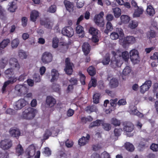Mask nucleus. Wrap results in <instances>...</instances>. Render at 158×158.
<instances>
[{
	"instance_id": "nucleus-1",
	"label": "nucleus",
	"mask_w": 158,
	"mask_h": 158,
	"mask_svg": "<svg viewBox=\"0 0 158 158\" xmlns=\"http://www.w3.org/2000/svg\"><path fill=\"white\" fill-rule=\"evenodd\" d=\"M111 53L113 56L112 57L111 65L114 68L120 67L123 64V60L127 61L129 58L128 52L127 51L122 52L120 50L112 51Z\"/></svg>"
},
{
	"instance_id": "nucleus-2",
	"label": "nucleus",
	"mask_w": 158,
	"mask_h": 158,
	"mask_svg": "<svg viewBox=\"0 0 158 158\" xmlns=\"http://www.w3.org/2000/svg\"><path fill=\"white\" fill-rule=\"evenodd\" d=\"M117 31L119 33L120 35L119 43L123 47H125L127 44H132L135 43V38L132 36L123 37L124 34L122 29H118Z\"/></svg>"
},
{
	"instance_id": "nucleus-3",
	"label": "nucleus",
	"mask_w": 158,
	"mask_h": 158,
	"mask_svg": "<svg viewBox=\"0 0 158 158\" xmlns=\"http://www.w3.org/2000/svg\"><path fill=\"white\" fill-rule=\"evenodd\" d=\"M13 74V70L11 68L8 69L5 71V77H9L10 80L4 83L2 89L3 93L5 91L6 88L8 85L10 83H13L16 81L17 79L16 78L13 77L10 78V76Z\"/></svg>"
},
{
	"instance_id": "nucleus-4",
	"label": "nucleus",
	"mask_w": 158,
	"mask_h": 158,
	"mask_svg": "<svg viewBox=\"0 0 158 158\" xmlns=\"http://www.w3.org/2000/svg\"><path fill=\"white\" fill-rule=\"evenodd\" d=\"M36 113V110L34 109L29 107L26 109L23 112L22 116L25 119H31L34 117Z\"/></svg>"
},
{
	"instance_id": "nucleus-5",
	"label": "nucleus",
	"mask_w": 158,
	"mask_h": 158,
	"mask_svg": "<svg viewBox=\"0 0 158 158\" xmlns=\"http://www.w3.org/2000/svg\"><path fill=\"white\" fill-rule=\"evenodd\" d=\"M15 90L18 95L23 96L26 94L28 89L24 85H17L15 87Z\"/></svg>"
},
{
	"instance_id": "nucleus-6",
	"label": "nucleus",
	"mask_w": 158,
	"mask_h": 158,
	"mask_svg": "<svg viewBox=\"0 0 158 158\" xmlns=\"http://www.w3.org/2000/svg\"><path fill=\"white\" fill-rule=\"evenodd\" d=\"M104 15L103 12H101L99 14L96 15L94 18V21L95 24L100 27H103L104 23L103 17Z\"/></svg>"
},
{
	"instance_id": "nucleus-7",
	"label": "nucleus",
	"mask_w": 158,
	"mask_h": 158,
	"mask_svg": "<svg viewBox=\"0 0 158 158\" xmlns=\"http://www.w3.org/2000/svg\"><path fill=\"white\" fill-rule=\"evenodd\" d=\"M130 58L134 64L137 63L139 61V53L137 50L135 49H133L129 52Z\"/></svg>"
},
{
	"instance_id": "nucleus-8",
	"label": "nucleus",
	"mask_w": 158,
	"mask_h": 158,
	"mask_svg": "<svg viewBox=\"0 0 158 158\" xmlns=\"http://www.w3.org/2000/svg\"><path fill=\"white\" fill-rule=\"evenodd\" d=\"M89 32L92 35V41L95 43L98 42L99 40V36L98 30L95 28L91 27L89 29Z\"/></svg>"
},
{
	"instance_id": "nucleus-9",
	"label": "nucleus",
	"mask_w": 158,
	"mask_h": 158,
	"mask_svg": "<svg viewBox=\"0 0 158 158\" xmlns=\"http://www.w3.org/2000/svg\"><path fill=\"white\" fill-rule=\"evenodd\" d=\"M65 67L64 69V71L68 75H71L73 71V64L70 62V59L68 58L65 59Z\"/></svg>"
},
{
	"instance_id": "nucleus-10",
	"label": "nucleus",
	"mask_w": 158,
	"mask_h": 158,
	"mask_svg": "<svg viewBox=\"0 0 158 158\" xmlns=\"http://www.w3.org/2000/svg\"><path fill=\"white\" fill-rule=\"evenodd\" d=\"M100 125H102L107 128H109L111 127L110 124L104 123V121L102 120H97L91 123L90 124L89 126L90 127H93L98 126Z\"/></svg>"
},
{
	"instance_id": "nucleus-11",
	"label": "nucleus",
	"mask_w": 158,
	"mask_h": 158,
	"mask_svg": "<svg viewBox=\"0 0 158 158\" xmlns=\"http://www.w3.org/2000/svg\"><path fill=\"white\" fill-rule=\"evenodd\" d=\"M12 145V142L9 139H5L2 140L0 142V148L4 150L9 149Z\"/></svg>"
},
{
	"instance_id": "nucleus-12",
	"label": "nucleus",
	"mask_w": 158,
	"mask_h": 158,
	"mask_svg": "<svg viewBox=\"0 0 158 158\" xmlns=\"http://www.w3.org/2000/svg\"><path fill=\"white\" fill-rule=\"evenodd\" d=\"M27 104V102L24 99H20L16 102L14 106V108L18 110L21 109Z\"/></svg>"
},
{
	"instance_id": "nucleus-13",
	"label": "nucleus",
	"mask_w": 158,
	"mask_h": 158,
	"mask_svg": "<svg viewBox=\"0 0 158 158\" xmlns=\"http://www.w3.org/2000/svg\"><path fill=\"white\" fill-rule=\"evenodd\" d=\"M52 55L49 52H45L42 55L41 60L45 64L51 62L52 60Z\"/></svg>"
},
{
	"instance_id": "nucleus-14",
	"label": "nucleus",
	"mask_w": 158,
	"mask_h": 158,
	"mask_svg": "<svg viewBox=\"0 0 158 158\" xmlns=\"http://www.w3.org/2000/svg\"><path fill=\"white\" fill-rule=\"evenodd\" d=\"M62 33L63 35L70 37L73 35L74 31L71 27L69 26L64 28L62 30Z\"/></svg>"
},
{
	"instance_id": "nucleus-15",
	"label": "nucleus",
	"mask_w": 158,
	"mask_h": 158,
	"mask_svg": "<svg viewBox=\"0 0 158 158\" xmlns=\"http://www.w3.org/2000/svg\"><path fill=\"white\" fill-rule=\"evenodd\" d=\"M152 85V82L150 80L145 81L140 87V91L141 93L143 94L148 91Z\"/></svg>"
},
{
	"instance_id": "nucleus-16",
	"label": "nucleus",
	"mask_w": 158,
	"mask_h": 158,
	"mask_svg": "<svg viewBox=\"0 0 158 158\" xmlns=\"http://www.w3.org/2000/svg\"><path fill=\"white\" fill-rule=\"evenodd\" d=\"M90 139V136L89 134H87L86 137L82 136L80 138L78 141V144L80 146H83L86 144Z\"/></svg>"
},
{
	"instance_id": "nucleus-17",
	"label": "nucleus",
	"mask_w": 158,
	"mask_h": 158,
	"mask_svg": "<svg viewBox=\"0 0 158 158\" xmlns=\"http://www.w3.org/2000/svg\"><path fill=\"white\" fill-rule=\"evenodd\" d=\"M9 64L13 68L15 67L17 70L19 69L20 68V66L18 61L15 58H12L9 60Z\"/></svg>"
},
{
	"instance_id": "nucleus-18",
	"label": "nucleus",
	"mask_w": 158,
	"mask_h": 158,
	"mask_svg": "<svg viewBox=\"0 0 158 158\" xmlns=\"http://www.w3.org/2000/svg\"><path fill=\"white\" fill-rule=\"evenodd\" d=\"M39 13L37 10H32L30 13V19L31 21L35 22L39 16Z\"/></svg>"
},
{
	"instance_id": "nucleus-19",
	"label": "nucleus",
	"mask_w": 158,
	"mask_h": 158,
	"mask_svg": "<svg viewBox=\"0 0 158 158\" xmlns=\"http://www.w3.org/2000/svg\"><path fill=\"white\" fill-rule=\"evenodd\" d=\"M76 27V31L79 37H83L84 35V29L83 27L78 24Z\"/></svg>"
},
{
	"instance_id": "nucleus-20",
	"label": "nucleus",
	"mask_w": 158,
	"mask_h": 158,
	"mask_svg": "<svg viewBox=\"0 0 158 158\" xmlns=\"http://www.w3.org/2000/svg\"><path fill=\"white\" fill-rule=\"evenodd\" d=\"M9 133L11 136L16 138H18L20 135L19 129H12L10 130Z\"/></svg>"
},
{
	"instance_id": "nucleus-21",
	"label": "nucleus",
	"mask_w": 158,
	"mask_h": 158,
	"mask_svg": "<svg viewBox=\"0 0 158 158\" xmlns=\"http://www.w3.org/2000/svg\"><path fill=\"white\" fill-rule=\"evenodd\" d=\"M59 74L57 70L55 69H52L51 71V76L52 78L51 80V82H54L57 79Z\"/></svg>"
},
{
	"instance_id": "nucleus-22",
	"label": "nucleus",
	"mask_w": 158,
	"mask_h": 158,
	"mask_svg": "<svg viewBox=\"0 0 158 158\" xmlns=\"http://www.w3.org/2000/svg\"><path fill=\"white\" fill-rule=\"evenodd\" d=\"M46 102L47 104L51 107L53 106L56 103V100L51 96H48L46 98Z\"/></svg>"
},
{
	"instance_id": "nucleus-23",
	"label": "nucleus",
	"mask_w": 158,
	"mask_h": 158,
	"mask_svg": "<svg viewBox=\"0 0 158 158\" xmlns=\"http://www.w3.org/2000/svg\"><path fill=\"white\" fill-rule=\"evenodd\" d=\"M40 24L42 25H44L45 27L49 28H51L53 25L52 22L50 21L48 19H45L44 20H41Z\"/></svg>"
},
{
	"instance_id": "nucleus-24",
	"label": "nucleus",
	"mask_w": 158,
	"mask_h": 158,
	"mask_svg": "<svg viewBox=\"0 0 158 158\" xmlns=\"http://www.w3.org/2000/svg\"><path fill=\"white\" fill-rule=\"evenodd\" d=\"M143 11V9L142 7H138L135 10L133 15V17L135 18L139 17L142 14Z\"/></svg>"
},
{
	"instance_id": "nucleus-25",
	"label": "nucleus",
	"mask_w": 158,
	"mask_h": 158,
	"mask_svg": "<svg viewBox=\"0 0 158 158\" xmlns=\"http://www.w3.org/2000/svg\"><path fill=\"white\" fill-rule=\"evenodd\" d=\"M64 4L66 10L69 12L73 11V6L72 3L68 1L65 0L64 1Z\"/></svg>"
},
{
	"instance_id": "nucleus-26",
	"label": "nucleus",
	"mask_w": 158,
	"mask_h": 158,
	"mask_svg": "<svg viewBox=\"0 0 158 158\" xmlns=\"http://www.w3.org/2000/svg\"><path fill=\"white\" fill-rule=\"evenodd\" d=\"M82 50L84 54H88L89 52L90 48L89 44L87 43H84L82 46Z\"/></svg>"
},
{
	"instance_id": "nucleus-27",
	"label": "nucleus",
	"mask_w": 158,
	"mask_h": 158,
	"mask_svg": "<svg viewBox=\"0 0 158 158\" xmlns=\"http://www.w3.org/2000/svg\"><path fill=\"white\" fill-rule=\"evenodd\" d=\"M10 42V40L9 39L4 40L0 43V51L6 48Z\"/></svg>"
},
{
	"instance_id": "nucleus-28",
	"label": "nucleus",
	"mask_w": 158,
	"mask_h": 158,
	"mask_svg": "<svg viewBox=\"0 0 158 158\" xmlns=\"http://www.w3.org/2000/svg\"><path fill=\"white\" fill-rule=\"evenodd\" d=\"M124 147L128 151L132 152L134 150V147L133 145L129 142H126L124 144Z\"/></svg>"
},
{
	"instance_id": "nucleus-29",
	"label": "nucleus",
	"mask_w": 158,
	"mask_h": 158,
	"mask_svg": "<svg viewBox=\"0 0 158 158\" xmlns=\"http://www.w3.org/2000/svg\"><path fill=\"white\" fill-rule=\"evenodd\" d=\"M147 14L151 16H153L155 14V11L151 5H148L146 9Z\"/></svg>"
},
{
	"instance_id": "nucleus-30",
	"label": "nucleus",
	"mask_w": 158,
	"mask_h": 158,
	"mask_svg": "<svg viewBox=\"0 0 158 158\" xmlns=\"http://www.w3.org/2000/svg\"><path fill=\"white\" fill-rule=\"evenodd\" d=\"M9 7L8 8V10L10 12H14L15 11L17 8V6L15 2L13 1L11 3H10Z\"/></svg>"
},
{
	"instance_id": "nucleus-31",
	"label": "nucleus",
	"mask_w": 158,
	"mask_h": 158,
	"mask_svg": "<svg viewBox=\"0 0 158 158\" xmlns=\"http://www.w3.org/2000/svg\"><path fill=\"white\" fill-rule=\"evenodd\" d=\"M118 81L115 78H112L110 80V85L112 88H115L118 86Z\"/></svg>"
},
{
	"instance_id": "nucleus-32",
	"label": "nucleus",
	"mask_w": 158,
	"mask_h": 158,
	"mask_svg": "<svg viewBox=\"0 0 158 158\" xmlns=\"http://www.w3.org/2000/svg\"><path fill=\"white\" fill-rule=\"evenodd\" d=\"M122 23H127L130 20V17L128 15H123L120 17Z\"/></svg>"
},
{
	"instance_id": "nucleus-33",
	"label": "nucleus",
	"mask_w": 158,
	"mask_h": 158,
	"mask_svg": "<svg viewBox=\"0 0 158 158\" xmlns=\"http://www.w3.org/2000/svg\"><path fill=\"white\" fill-rule=\"evenodd\" d=\"M130 113L131 114L136 115L139 117H142L143 116V114L139 112L136 110V108L135 107H134L133 110H131Z\"/></svg>"
},
{
	"instance_id": "nucleus-34",
	"label": "nucleus",
	"mask_w": 158,
	"mask_h": 158,
	"mask_svg": "<svg viewBox=\"0 0 158 158\" xmlns=\"http://www.w3.org/2000/svg\"><path fill=\"white\" fill-rule=\"evenodd\" d=\"M113 11L114 16L116 18L119 17L121 15V10L118 7L113 9Z\"/></svg>"
},
{
	"instance_id": "nucleus-35",
	"label": "nucleus",
	"mask_w": 158,
	"mask_h": 158,
	"mask_svg": "<svg viewBox=\"0 0 158 158\" xmlns=\"http://www.w3.org/2000/svg\"><path fill=\"white\" fill-rule=\"evenodd\" d=\"M16 152L18 156L23 153V149L22 146L20 144L18 145L16 147Z\"/></svg>"
},
{
	"instance_id": "nucleus-36",
	"label": "nucleus",
	"mask_w": 158,
	"mask_h": 158,
	"mask_svg": "<svg viewBox=\"0 0 158 158\" xmlns=\"http://www.w3.org/2000/svg\"><path fill=\"white\" fill-rule=\"evenodd\" d=\"M138 21L135 20H132L129 23L128 27L131 29H134L138 26Z\"/></svg>"
},
{
	"instance_id": "nucleus-37",
	"label": "nucleus",
	"mask_w": 158,
	"mask_h": 158,
	"mask_svg": "<svg viewBox=\"0 0 158 158\" xmlns=\"http://www.w3.org/2000/svg\"><path fill=\"white\" fill-rule=\"evenodd\" d=\"M8 59L6 57L2 59L0 62V66L1 68H4L8 63Z\"/></svg>"
},
{
	"instance_id": "nucleus-38",
	"label": "nucleus",
	"mask_w": 158,
	"mask_h": 158,
	"mask_svg": "<svg viewBox=\"0 0 158 158\" xmlns=\"http://www.w3.org/2000/svg\"><path fill=\"white\" fill-rule=\"evenodd\" d=\"M148 142L147 139H145L144 138L141 139L139 144V147L141 148H144L146 146L147 143Z\"/></svg>"
},
{
	"instance_id": "nucleus-39",
	"label": "nucleus",
	"mask_w": 158,
	"mask_h": 158,
	"mask_svg": "<svg viewBox=\"0 0 158 158\" xmlns=\"http://www.w3.org/2000/svg\"><path fill=\"white\" fill-rule=\"evenodd\" d=\"M93 120V118L91 116H89L86 117H82L81 118V122L83 123H85L88 122L92 121Z\"/></svg>"
},
{
	"instance_id": "nucleus-40",
	"label": "nucleus",
	"mask_w": 158,
	"mask_h": 158,
	"mask_svg": "<svg viewBox=\"0 0 158 158\" xmlns=\"http://www.w3.org/2000/svg\"><path fill=\"white\" fill-rule=\"evenodd\" d=\"M85 110L88 113H90L93 112H96L98 111L96 106H88L86 108Z\"/></svg>"
},
{
	"instance_id": "nucleus-41",
	"label": "nucleus",
	"mask_w": 158,
	"mask_h": 158,
	"mask_svg": "<svg viewBox=\"0 0 158 158\" xmlns=\"http://www.w3.org/2000/svg\"><path fill=\"white\" fill-rule=\"evenodd\" d=\"M113 29V27L110 22H107L106 25V29L104 31V32L108 34L109 31H111Z\"/></svg>"
},
{
	"instance_id": "nucleus-42",
	"label": "nucleus",
	"mask_w": 158,
	"mask_h": 158,
	"mask_svg": "<svg viewBox=\"0 0 158 158\" xmlns=\"http://www.w3.org/2000/svg\"><path fill=\"white\" fill-rule=\"evenodd\" d=\"M97 84L96 79L92 77L89 84V88L92 86L95 87L97 85Z\"/></svg>"
},
{
	"instance_id": "nucleus-43",
	"label": "nucleus",
	"mask_w": 158,
	"mask_h": 158,
	"mask_svg": "<svg viewBox=\"0 0 158 158\" xmlns=\"http://www.w3.org/2000/svg\"><path fill=\"white\" fill-rule=\"evenodd\" d=\"M87 71L88 73L91 76L94 75L96 73L95 70L92 66H90L87 69Z\"/></svg>"
},
{
	"instance_id": "nucleus-44",
	"label": "nucleus",
	"mask_w": 158,
	"mask_h": 158,
	"mask_svg": "<svg viewBox=\"0 0 158 158\" xmlns=\"http://www.w3.org/2000/svg\"><path fill=\"white\" fill-rule=\"evenodd\" d=\"M28 152L27 154L28 155L31 157L33 156L35 154V150L34 148L32 147H29L28 149Z\"/></svg>"
},
{
	"instance_id": "nucleus-45",
	"label": "nucleus",
	"mask_w": 158,
	"mask_h": 158,
	"mask_svg": "<svg viewBox=\"0 0 158 158\" xmlns=\"http://www.w3.org/2000/svg\"><path fill=\"white\" fill-rule=\"evenodd\" d=\"M51 134L50 130L49 129H47L43 135V139L46 140L48 139L50 136H52Z\"/></svg>"
},
{
	"instance_id": "nucleus-46",
	"label": "nucleus",
	"mask_w": 158,
	"mask_h": 158,
	"mask_svg": "<svg viewBox=\"0 0 158 158\" xmlns=\"http://www.w3.org/2000/svg\"><path fill=\"white\" fill-rule=\"evenodd\" d=\"M131 71V68L128 66L126 67L123 71V74L125 76H128Z\"/></svg>"
},
{
	"instance_id": "nucleus-47",
	"label": "nucleus",
	"mask_w": 158,
	"mask_h": 158,
	"mask_svg": "<svg viewBox=\"0 0 158 158\" xmlns=\"http://www.w3.org/2000/svg\"><path fill=\"white\" fill-rule=\"evenodd\" d=\"M118 28H117L116 29V31L117 32H113L111 34L110 37L111 39L113 40H116L118 38L119 36H120V35H119L118 33H119L117 31V30Z\"/></svg>"
},
{
	"instance_id": "nucleus-48",
	"label": "nucleus",
	"mask_w": 158,
	"mask_h": 158,
	"mask_svg": "<svg viewBox=\"0 0 158 158\" xmlns=\"http://www.w3.org/2000/svg\"><path fill=\"white\" fill-rule=\"evenodd\" d=\"M19 44V40L18 39L13 40L11 43V46L12 48H15L17 47Z\"/></svg>"
},
{
	"instance_id": "nucleus-49",
	"label": "nucleus",
	"mask_w": 158,
	"mask_h": 158,
	"mask_svg": "<svg viewBox=\"0 0 158 158\" xmlns=\"http://www.w3.org/2000/svg\"><path fill=\"white\" fill-rule=\"evenodd\" d=\"M101 95L99 93H96L93 96V102L94 103L97 104L99 103V99Z\"/></svg>"
},
{
	"instance_id": "nucleus-50",
	"label": "nucleus",
	"mask_w": 158,
	"mask_h": 158,
	"mask_svg": "<svg viewBox=\"0 0 158 158\" xmlns=\"http://www.w3.org/2000/svg\"><path fill=\"white\" fill-rule=\"evenodd\" d=\"M51 134L52 136L55 137L57 136L60 131L59 129H49Z\"/></svg>"
},
{
	"instance_id": "nucleus-51",
	"label": "nucleus",
	"mask_w": 158,
	"mask_h": 158,
	"mask_svg": "<svg viewBox=\"0 0 158 158\" xmlns=\"http://www.w3.org/2000/svg\"><path fill=\"white\" fill-rule=\"evenodd\" d=\"M59 40L56 37H54L52 40V47L54 48H56L58 47Z\"/></svg>"
},
{
	"instance_id": "nucleus-52",
	"label": "nucleus",
	"mask_w": 158,
	"mask_h": 158,
	"mask_svg": "<svg viewBox=\"0 0 158 158\" xmlns=\"http://www.w3.org/2000/svg\"><path fill=\"white\" fill-rule=\"evenodd\" d=\"M18 56L21 59L26 58L27 55L26 53L23 50H20L18 52Z\"/></svg>"
},
{
	"instance_id": "nucleus-53",
	"label": "nucleus",
	"mask_w": 158,
	"mask_h": 158,
	"mask_svg": "<svg viewBox=\"0 0 158 158\" xmlns=\"http://www.w3.org/2000/svg\"><path fill=\"white\" fill-rule=\"evenodd\" d=\"M111 122L112 124L115 126H119L120 124V121L114 118L111 119Z\"/></svg>"
},
{
	"instance_id": "nucleus-54",
	"label": "nucleus",
	"mask_w": 158,
	"mask_h": 158,
	"mask_svg": "<svg viewBox=\"0 0 158 158\" xmlns=\"http://www.w3.org/2000/svg\"><path fill=\"white\" fill-rule=\"evenodd\" d=\"M110 60V58L108 54H106L105 59L102 61V63L104 65H106L109 64Z\"/></svg>"
},
{
	"instance_id": "nucleus-55",
	"label": "nucleus",
	"mask_w": 158,
	"mask_h": 158,
	"mask_svg": "<svg viewBox=\"0 0 158 158\" xmlns=\"http://www.w3.org/2000/svg\"><path fill=\"white\" fill-rule=\"evenodd\" d=\"M79 75L80 77V81L81 84L83 85H85V76L82 74L81 72L79 73Z\"/></svg>"
},
{
	"instance_id": "nucleus-56",
	"label": "nucleus",
	"mask_w": 158,
	"mask_h": 158,
	"mask_svg": "<svg viewBox=\"0 0 158 158\" xmlns=\"http://www.w3.org/2000/svg\"><path fill=\"white\" fill-rule=\"evenodd\" d=\"M147 35L149 39L155 37V32L153 30H151L150 31L147 32Z\"/></svg>"
},
{
	"instance_id": "nucleus-57",
	"label": "nucleus",
	"mask_w": 158,
	"mask_h": 158,
	"mask_svg": "<svg viewBox=\"0 0 158 158\" xmlns=\"http://www.w3.org/2000/svg\"><path fill=\"white\" fill-rule=\"evenodd\" d=\"M73 144V141L71 140H69L67 139L65 141V145L68 148L72 147Z\"/></svg>"
},
{
	"instance_id": "nucleus-58",
	"label": "nucleus",
	"mask_w": 158,
	"mask_h": 158,
	"mask_svg": "<svg viewBox=\"0 0 158 158\" xmlns=\"http://www.w3.org/2000/svg\"><path fill=\"white\" fill-rule=\"evenodd\" d=\"M150 149L153 151H158V144L153 143L150 146Z\"/></svg>"
},
{
	"instance_id": "nucleus-59",
	"label": "nucleus",
	"mask_w": 158,
	"mask_h": 158,
	"mask_svg": "<svg viewBox=\"0 0 158 158\" xmlns=\"http://www.w3.org/2000/svg\"><path fill=\"white\" fill-rule=\"evenodd\" d=\"M100 158H111L109 154L106 151H104L101 154Z\"/></svg>"
},
{
	"instance_id": "nucleus-60",
	"label": "nucleus",
	"mask_w": 158,
	"mask_h": 158,
	"mask_svg": "<svg viewBox=\"0 0 158 158\" xmlns=\"http://www.w3.org/2000/svg\"><path fill=\"white\" fill-rule=\"evenodd\" d=\"M117 99H112L110 100V105L112 107L113 109H114V107L117 104Z\"/></svg>"
},
{
	"instance_id": "nucleus-61",
	"label": "nucleus",
	"mask_w": 158,
	"mask_h": 158,
	"mask_svg": "<svg viewBox=\"0 0 158 158\" xmlns=\"http://www.w3.org/2000/svg\"><path fill=\"white\" fill-rule=\"evenodd\" d=\"M8 157L9 154L7 152L0 151V158H7Z\"/></svg>"
},
{
	"instance_id": "nucleus-62",
	"label": "nucleus",
	"mask_w": 158,
	"mask_h": 158,
	"mask_svg": "<svg viewBox=\"0 0 158 158\" xmlns=\"http://www.w3.org/2000/svg\"><path fill=\"white\" fill-rule=\"evenodd\" d=\"M44 152L45 154V155L47 156H50L51 154V151L50 149L48 147L45 148H44Z\"/></svg>"
},
{
	"instance_id": "nucleus-63",
	"label": "nucleus",
	"mask_w": 158,
	"mask_h": 158,
	"mask_svg": "<svg viewBox=\"0 0 158 158\" xmlns=\"http://www.w3.org/2000/svg\"><path fill=\"white\" fill-rule=\"evenodd\" d=\"M33 78L35 82H39L40 81L41 78L38 74H35L33 76Z\"/></svg>"
},
{
	"instance_id": "nucleus-64",
	"label": "nucleus",
	"mask_w": 158,
	"mask_h": 158,
	"mask_svg": "<svg viewBox=\"0 0 158 158\" xmlns=\"http://www.w3.org/2000/svg\"><path fill=\"white\" fill-rule=\"evenodd\" d=\"M127 102L125 99H122L119 100L118 102V105L120 106L121 105H124L126 104Z\"/></svg>"
}]
</instances>
